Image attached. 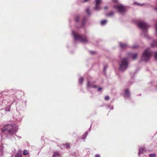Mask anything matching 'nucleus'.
Here are the masks:
<instances>
[{"label":"nucleus","instance_id":"nucleus-1","mask_svg":"<svg viewBox=\"0 0 157 157\" xmlns=\"http://www.w3.org/2000/svg\"><path fill=\"white\" fill-rule=\"evenodd\" d=\"M2 131L3 134L8 133L6 136L9 137L10 135H13L16 133V129L13 124H10L5 125Z\"/></svg>","mask_w":157,"mask_h":157},{"label":"nucleus","instance_id":"nucleus-2","mask_svg":"<svg viewBox=\"0 0 157 157\" xmlns=\"http://www.w3.org/2000/svg\"><path fill=\"white\" fill-rule=\"evenodd\" d=\"M72 34L75 41H78L83 44L88 43V39L85 35L80 34L78 32L75 31H73Z\"/></svg>","mask_w":157,"mask_h":157},{"label":"nucleus","instance_id":"nucleus-3","mask_svg":"<svg viewBox=\"0 0 157 157\" xmlns=\"http://www.w3.org/2000/svg\"><path fill=\"white\" fill-rule=\"evenodd\" d=\"M128 58H123L119 63V70L120 71L124 72L127 68L128 65Z\"/></svg>","mask_w":157,"mask_h":157},{"label":"nucleus","instance_id":"nucleus-4","mask_svg":"<svg viewBox=\"0 0 157 157\" xmlns=\"http://www.w3.org/2000/svg\"><path fill=\"white\" fill-rule=\"evenodd\" d=\"M152 54V52L149 48L146 49L143 52L142 56V59L146 62L149 61Z\"/></svg>","mask_w":157,"mask_h":157},{"label":"nucleus","instance_id":"nucleus-5","mask_svg":"<svg viewBox=\"0 0 157 157\" xmlns=\"http://www.w3.org/2000/svg\"><path fill=\"white\" fill-rule=\"evenodd\" d=\"M137 25L144 32H146L149 27V25L144 21L139 22Z\"/></svg>","mask_w":157,"mask_h":157},{"label":"nucleus","instance_id":"nucleus-6","mask_svg":"<svg viewBox=\"0 0 157 157\" xmlns=\"http://www.w3.org/2000/svg\"><path fill=\"white\" fill-rule=\"evenodd\" d=\"M113 7L114 8L116 9L121 13H124L125 11V7L121 4L114 5Z\"/></svg>","mask_w":157,"mask_h":157},{"label":"nucleus","instance_id":"nucleus-7","mask_svg":"<svg viewBox=\"0 0 157 157\" xmlns=\"http://www.w3.org/2000/svg\"><path fill=\"white\" fill-rule=\"evenodd\" d=\"M127 55L129 57L131 58L133 60H134L136 59L137 54L136 53L129 52L127 53Z\"/></svg>","mask_w":157,"mask_h":157},{"label":"nucleus","instance_id":"nucleus-8","mask_svg":"<svg viewBox=\"0 0 157 157\" xmlns=\"http://www.w3.org/2000/svg\"><path fill=\"white\" fill-rule=\"evenodd\" d=\"M97 86L96 85H93V83L89 81H87V87L88 89H89L90 88H97Z\"/></svg>","mask_w":157,"mask_h":157},{"label":"nucleus","instance_id":"nucleus-9","mask_svg":"<svg viewBox=\"0 0 157 157\" xmlns=\"http://www.w3.org/2000/svg\"><path fill=\"white\" fill-rule=\"evenodd\" d=\"M124 96L127 98H129L130 97V92L128 89H126L125 90Z\"/></svg>","mask_w":157,"mask_h":157},{"label":"nucleus","instance_id":"nucleus-10","mask_svg":"<svg viewBox=\"0 0 157 157\" xmlns=\"http://www.w3.org/2000/svg\"><path fill=\"white\" fill-rule=\"evenodd\" d=\"M119 45L122 48H125L129 47V46L127 44L121 42L119 43Z\"/></svg>","mask_w":157,"mask_h":157},{"label":"nucleus","instance_id":"nucleus-11","mask_svg":"<svg viewBox=\"0 0 157 157\" xmlns=\"http://www.w3.org/2000/svg\"><path fill=\"white\" fill-rule=\"evenodd\" d=\"M21 152L22 151L21 150H19L16 153L15 157H22Z\"/></svg>","mask_w":157,"mask_h":157},{"label":"nucleus","instance_id":"nucleus-12","mask_svg":"<svg viewBox=\"0 0 157 157\" xmlns=\"http://www.w3.org/2000/svg\"><path fill=\"white\" fill-rule=\"evenodd\" d=\"M86 20L87 19L86 18L84 17L83 18L81 25V27H84Z\"/></svg>","mask_w":157,"mask_h":157},{"label":"nucleus","instance_id":"nucleus-13","mask_svg":"<svg viewBox=\"0 0 157 157\" xmlns=\"http://www.w3.org/2000/svg\"><path fill=\"white\" fill-rule=\"evenodd\" d=\"M145 150L143 148L141 147L140 148L139 155L140 154H143L144 153V152H145Z\"/></svg>","mask_w":157,"mask_h":157},{"label":"nucleus","instance_id":"nucleus-14","mask_svg":"<svg viewBox=\"0 0 157 157\" xmlns=\"http://www.w3.org/2000/svg\"><path fill=\"white\" fill-rule=\"evenodd\" d=\"M151 47H157V41L154 40L152 43L151 44Z\"/></svg>","mask_w":157,"mask_h":157},{"label":"nucleus","instance_id":"nucleus-15","mask_svg":"<svg viewBox=\"0 0 157 157\" xmlns=\"http://www.w3.org/2000/svg\"><path fill=\"white\" fill-rule=\"evenodd\" d=\"M23 117L21 114H19L17 116L16 119L18 121H21L22 120Z\"/></svg>","mask_w":157,"mask_h":157},{"label":"nucleus","instance_id":"nucleus-16","mask_svg":"<svg viewBox=\"0 0 157 157\" xmlns=\"http://www.w3.org/2000/svg\"><path fill=\"white\" fill-rule=\"evenodd\" d=\"M96 10H99L101 9V7L99 4H97L95 5V6L94 8Z\"/></svg>","mask_w":157,"mask_h":157},{"label":"nucleus","instance_id":"nucleus-17","mask_svg":"<svg viewBox=\"0 0 157 157\" xmlns=\"http://www.w3.org/2000/svg\"><path fill=\"white\" fill-rule=\"evenodd\" d=\"M90 128H91V127L90 128L89 130L87 132H86L84 135H83L82 137H83V139H85L86 138V137L88 135V132L90 131Z\"/></svg>","mask_w":157,"mask_h":157},{"label":"nucleus","instance_id":"nucleus-18","mask_svg":"<svg viewBox=\"0 0 157 157\" xmlns=\"http://www.w3.org/2000/svg\"><path fill=\"white\" fill-rule=\"evenodd\" d=\"M114 13L113 11H111L109 13L106 14V15L108 17H111L114 15Z\"/></svg>","mask_w":157,"mask_h":157},{"label":"nucleus","instance_id":"nucleus-19","mask_svg":"<svg viewBox=\"0 0 157 157\" xmlns=\"http://www.w3.org/2000/svg\"><path fill=\"white\" fill-rule=\"evenodd\" d=\"M59 156V154L58 152H55L54 153L53 157H58Z\"/></svg>","mask_w":157,"mask_h":157},{"label":"nucleus","instance_id":"nucleus-20","mask_svg":"<svg viewBox=\"0 0 157 157\" xmlns=\"http://www.w3.org/2000/svg\"><path fill=\"white\" fill-rule=\"evenodd\" d=\"M80 18V16L79 15H77L76 16L75 18V21L76 22H78L79 21Z\"/></svg>","mask_w":157,"mask_h":157},{"label":"nucleus","instance_id":"nucleus-21","mask_svg":"<svg viewBox=\"0 0 157 157\" xmlns=\"http://www.w3.org/2000/svg\"><path fill=\"white\" fill-rule=\"evenodd\" d=\"M107 21L106 20H102L101 21V24L102 25H104L106 24Z\"/></svg>","mask_w":157,"mask_h":157},{"label":"nucleus","instance_id":"nucleus-22","mask_svg":"<svg viewBox=\"0 0 157 157\" xmlns=\"http://www.w3.org/2000/svg\"><path fill=\"white\" fill-rule=\"evenodd\" d=\"M83 81V78L82 77H80L79 79V83L81 84H82V83Z\"/></svg>","mask_w":157,"mask_h":157},{"label":"nucleus","instance_id":"nucleus-23","mask_svg":"<svg viewBox=\"0 0 157 157\" xmlns=\"http://www.w3.org/2000/svg\"><path fill=\"white\" fill-rule=\"evenodd\" d=\"M86 11L88 15L89 16L91 14V13L90 10L89 8H87L86 9Z\"/></svg>","mask_w":157,"mask_h":157},{"label":"nucleus","instance_id":"nucleus-24","mask_svg":"<svg viewBox=\"0 0 157 157\" xmlns=\"http://www.w3.org/2000/svg\"><path fill=\"white\" fill-rule=\"evenodd\" d=\"M23 154L24 155H27L29 154V151L28 150H25L23 151Z\"/></svg>","mask_w":157,"mask_h":157},{"label":"nucleus","instance_id":"nucleus-25","mask_svg":"<svg viewBox=\"0 0 157 157\" xmlns=\"http://www.w3.org/2000/svg\"><path fill=\"white\" fill-rule=\"evenodd\" d=\"M150 157H156V155L155 154H151L149 155Z\"/></svg>","mask_w":157,"mask_h":157},{"label":"nucleus","instance_id":"nucleus-26","mask_svg":"<svg viewBox=\"0 0 157 157\" xmlns=\"http://www.w3.org/2000/svg\"><path fill=\"white\" fill-rule=\"evenodd\" d=\"M97 88V91L98 92H100L102 89V88L101 87H98L97 86V88Z\"/></svg>","mask_w":157,"mask_h":157},{"label":"nucleus","instance_id":"nucleus-27","mask_svg":"<svg viewBox=\"0 0 157 157\" xmlns=\"http://www.w3.org/2000/svg\"><path fill=\"white\" fill-rule=\"evenodd\" d=\"M154 58L155 59L157 60V52H156L155 53Z\"/></svg>","mask_w":157,"mask_h":157},{"label":"nucleus","instance_id":"nucleus-28","mask_svg":"<svg viewBox=\"0 0 157 157\" xmlns=\"http://www.w3.org/2000/svg\"><path fill=\"white\" fill-rule=\"evenodd\" d=\"M107 66H105L104 68V69H103V72H104V74L105 75H106V73H105V71H106V70L107 69Z\"/></svg>","mask_w":157,"mask_h":157},{"label":"nucleus","instance_id":"nucleus-29","mask_svg":"<svg viewBox=\"0 0 157 157\" xmlns=\"http://www.w3.org/2000/svg\"><path fill=\"white\" fill-rule=\"evenodd\" d=\"M10 109V107L8 106L6 107L5 110L6 111H9Z\"/></svg>","mask_w":157,"mask_h":157},{"label":"nucleus","instance_id":"nucleus-30","mask_svg":"<svg viewBox=\"0 0 157 157\" xmlns=\"http://www.w3.org/2000/svg\"><path fill=\"white\" fill-rule=\"evenodd\" d=\"M101 0H95L96 4H99L100 3V2Z\"/></svg>","mask_w":157,"mask_h":157},{"label":"nucleus","instance_id":"nucleus-31","mask_svg":"<svg viewBox=\"0 0 157 157\" xmlns=\"http://www.w3.org/2000/svg\"><path fill=\"white\" fill-rule=\"evenodd\" d=\"M138 45L137 44H135L132 47V48H136L138 47Z\"/></svg>","mask_w":157,"mask_h":157},{"label":"nucleus","instance_id":"nucleus-32","mask_svg":"<svg viewBox=\"0 0 157 157\" xmlns=\"http://www.w3.org/2000/svg\"><path fill=\"white\" fill-rule=\"evenodd\" d=\"M108 107L110 109H113V106H110V105H107Z\"/></svg>","mask_w":157,"mask_h":157},{"label":"nucleus","instance_id":"nucleus-33","mask_svg":"<svg viewBox=\"0 0 157 157\" xmlns=\"http://www.w3.org/2000/svg\"><path fill=\"white\" fill-rule=\"evenodd\" d=\"M134 4H137V5H138V6H143L144 5V4H139V3H138L137 2H135L134 3Z\"/></svg>","mask_w":157,"mask_h":157},{"label":"nucleus","instance_id":"nucleus-34","mask_svg":"<svg viewBox=\"0 0 157 157\" xmlns=\"http://www.w3.org/2000/svg\"><path fill=\"white\" fill-rule=\"evenodd\" d=\"M109 97L108 96H106L105 97V99L106 100H108L109 99Z\"/></svg>","mask_w":157,"mask_h":157},{"label":"nucleus","instance_id":"nucleus-35","mask_svg":"<svg viewBox=\"0 0 157 157\" xmlns=\"http://www.w3.org/2000/svg\"><path fill=\"white\" fill-rule=\"evenodd\" d=\"M63 145L66 146L67 147H70L69 144H64Z\"/></svg>","mask_w":157,"mask_h":157},{"label":"nucleus","instance_id":"nucleus-36","mask_svg":"<svg viewBox=\"0 0 157 157\" xmlns=\"http://www.w3.org/2000/svg\"><path fill=\"white\" fill-rule=\"evenodd\" d=\"M89 0H82V2H88V1H89Z\"/></svg>","mask_w":157,"mask_h":157},{"label":"nucleus","instance_id":"nucleus-37","mask_svg":"<svg viewBox=\"0 0 157 157\" xmlns=\"http://www.w3.org/2000/svg\"><path fill=\"white\" fill-rule=\"evenodd\" d=\"M95 157H100V155L98 154H96L95 156Z\"/></svg>","mask_w":157,"mask_h":157},{"label":"nucleus","instance_id":"nucleus-38","mask_svg":"<svg viewBox=\"0 0 157 157\" xmlns=\"http://www.w3.org/2000/svg\"><path fill=\"white\" fill-rule=\"evenodd\" d=\"M155 29L156 31V34H157V24L155 25Z\"/></svg>","mask_w":157,"mask_h":157},{"label":"nucleus","instance_id":"nucleus-39","mask_svg":"<svg viewBox=\"0 0 157 157\" xmlns=\"http://www.w3.org/2000/svg\"><path fill=\"white\" fill-rule=\"evenodd\" d=\"M17 109H18V110H20L21 109L20 108V106H18L17 108Z\"/></svg>","mask_w":157,"mask_h":157},{"label":"nucleus","instance_id":"nucleus-40","mask_svg":"<svg viewBox=\"0 0 157 157\" xmlns=\"http://www.w3.org/2000/svg\"><path fill=\"white\" fill-rule=\"evenodd\" d=\"M3 148L2 147H0V150H1V151H2Z\"/></svg>","mask_w":157,"mask_h":157},{"label":"nucleus","instance_id":"nucleus-41","mask_svg":"<svg viewBox=\"0 0 157 157\" xmlns=\"http://www.w3.org/2000/svg\"><path fill=\"white\" fill-rule=\"evenodd\" d=\"M90 52L91 54H94V51H90Z\"/></svg>","mask_w":157,"mask_h":157},{"label":"nucleus","instance_id":"nucleus-42","mask_svg":"<svg viewBox=\"0 0 157 157\" xmlns=\"http://www.w3.org/2000/svg\"><path fill=\"white\" fill-rule=\"evenodd\" d=\"M104 9L105 10H107V9H108V7L107 6H105V7Z\"/></svg>","mask_w":157,"mask_h":157},{"label":"nucleus","instance_id":"nucleus-43","mask_svg":"<svg viewBox=\"0 0 157 157\" xmlns=\"http://www.w3.org/2000/svg\"><path fill=\"white\" fill-rule=\"evenodd\" d=\"M115 1H116V0H114Z\"/></svg>","mask_w":157,"mask_h":157}]
</instances>
